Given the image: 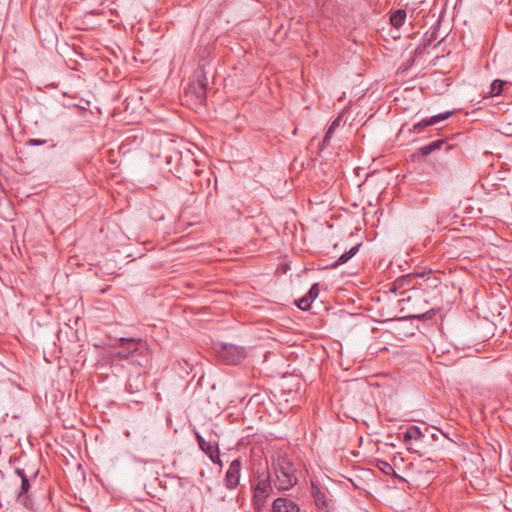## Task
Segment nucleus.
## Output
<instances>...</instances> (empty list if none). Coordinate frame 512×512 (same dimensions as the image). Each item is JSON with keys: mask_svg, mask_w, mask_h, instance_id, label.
I'll list each match as a JSON object with an SVG mask.
<instances>
[{"mask_svg": "<svg viewBox=\"0 0 512 512\" xmlns=\"http://www.w3.org/2000/svg\"><path fill=\"white\" fill-rule=\"evenodd\" d=\"M272 467L276 477L275 486L278 490H288L297 484L296 468L286 452H277Z\"/></svg>", "mask_w": 512, "mask_h": 512, "instance_id": "nucleus-1", "label": "nucleus"}, {"mask_svg": "<svg viewBox=\"0 0 512 512\" xmlns=\"http://www.w3.org/2000/svg\"><path fill=\"white\" fill-rule=\"evenodd\" d=\"M115 347L117 350L113 353L114 359H130L136 354L143 355L148 351L146 342L135 338H120ZM132 361L137 360L132 359Z\"/></svg>", "mask_w": 512, "mask_h": 512, "instance_id": "nucleus-2", "label": "nucleus"}, {"mask_svg": "<svg viewBox=\"0 0 512 512\" xmlns=\"http://www.w3.org/2000/svg\"><path fill=\"white\" fill-rule=\"evenodd\" d=\"M218 359L228 365L240 363L246 356L245 349L234 344L219 343L215 347Z\"/></svg>", "mask_w": 512, "mask_h": 512, "instance_id": "nucleus-3", "label": "nucleus"}, {"mask_svg": "<svg viewBox=\"0 0 512 512\" xmlns=\"http://www.w3.org/2000/svg\"><path fill=\"white\" fill-rule=\"evenodd\" d=\"M425 438L426 435L415 425L409 426L403 434V442L407 446L408 450L418 453L420 456L424 454L421 450V443L425 442Z\"/></svg>", "mask_w": 512, "mask_h": 512, "instance_id": "nucleus-4", "label": "nucleus"}, {"mask_svg": "<svg viewBox=\"0 0 512 512\" xmlns=\"http://www.w3.org/2000/svg\"><path fill=\"white\" fill-rule=\"evenodd\" d=\"M30 488H31L30 478L28 476L23 477L21 479L20 489L17 492H15L14 495H15L17 502H19L20 504H22L24 507H26L29 510H34L35 509L34 502L31 499L30 495L28 494Z\"/></svg>", "mask_w": 512, "mask_h": 512, "instance_id": "nucleus-5", "label": "nucleus"}, {"mask_svg": "<svg viewBox=\"0 0 512 512\" xmlns=\"http://www.w3.org/2000/svg\"><path fill=\"white\" fill-rule=\"evenodd\" d=\"M241 466L242 463L240 458L234 459L229 465V468L225 475V486L228 489H234L239 484Z\"/></svg>", "mask_w": 512, "mask_h": 512, "instance_id": "nucleus-6", "label": "nucleus"}, {"mask_svg": "<svg viewBox=\"0 0 512 512\" xmlns=\"http://www.w3.org/2000/svg\"><path fill=\"white\" fill-rule=\"evenodd\" d=\"M451 114H452V112H445V113L437 114V115L432 116L430 118L423 119L422 121L414 124L413 128L409 129V131L410 132H414V133H420L426 127H428L430 125L437 124V123H439V122H441L443 120L448 119Z\"/></svg>", "mask_w": 512, "mask_h": 512, "instance_id": "nucleus-7", "label": "nucleus"}, {"mask_svg": "<svg viewBox=\"0 0 512 512\" xmlns=\"http://www.w3.org/2000/svg\"><path fill=\"white\" fill-rule=\"evenodd\" d=\"M272 512H300V508L294 501L279 497L273 501Z\"/></svg>", "mask_w": 512, "mask_h": 512, "instance_id": "nucleus-8", "label": "nucleus"}, {"mask_svg": "<svg viewBox=\"0 0 512 512\" xmlns=\"http://www.w3.org/2000/svg\"><path fill=\"white\" fill-rule=\"evenodd\" d=\"M175 157L179 161V163L175 169V174L177 175L178 178H181L182 176H186L187 172H186L184 166H195V160L189 154H186V156L183 157V155L180 152H176Z\"/></svg>", "mask_w": 512, "mask_h": 512, "instance_id": "nucleus-9", "label": "nucleus"}, {"mask_svg": "<svg viewBox=\"0 0 512 512\" xmlns=\"http://www.w3.org/2000/svg\"><path fill=\"white\" fill-rule=\"evenodd\" d=\"M360 246H361V243L353 246L348 251L341 254L340 257L336 261L325 266V268L334 269V268H337L339 265L347 263L354 255H356V253L359 251Z\"/></svg>", "mask_w": 512, "mask_h": 512, "instance_id": "nucleus-10", "label": "nucleus"}, {"mask_svg": "<svg viewBox=\"0 0 512 512\" xmlns=\"http://www.w3.org/2000/svg\"><path fill=\"white\" fill-rule=\"evenodd\" d=\"M443 145H447L445 140H442V139L436 140L427 145L420 147L416 153L421 156H428L432 152L440 149Z\"/></svg>", "mask_w": 512, "mask_h": 512, "instance_id": "nucleus-11", "label": "nucleus"}, {"mask_svg": "<svg viewBox=\"0 0 512 512\" xmlns=\"http://www.w3.org/2000/svg\"><path fill=\"white\" fill-rule=\"evenodd\" d=\"M406 10L404 9H397L390 15V23L395 28H400L406 19Z\"/></svg>", "mask_w": 512, "mask_h": 512, "instance_id": "nucleus-12", "label": "nucleus"}, {"mask_svg": "<svg viewBox=\"0 0 512 512\" xmlns=\"http://www.w3.org/2000/svg\"><path fill=\"white\" fill-rule=\"evenodd\" d=\"M507 84V82L503 80L496 79L490 85V90L486 97L498 96L503 91V87Z\"/></svg>", "mask_w": 512, "mask_h": 512, "instance_id": "nucleus-13", "label": "nucleus"}, {"mask_svg": "<svg viewBox=\"0 0 512 512\" xmlns=\"http://www.w3.org/2000/svg\"><path fill=\"white\" fill-rule=\"evenodd\" d=\"M340 122H341V118L338 117L331 123V125L329 126V128L325 134V137L323 139L322 148H324L325 146H327L329 144V142L333 136V133H334L335 129H337L339 127Z\"/></svg>", "mask_w": 512, "mask_h": 512, "instance_id": "nucleus-14", "label": "nucleus"}, {"mask_svg": "<svg viewBox=\"0 0 512 512\" xmlns=\"http://www.w3.org/2000/svg\"><path fill=\"white\" fill-rule=\"evenodd\" d=\"M315 503L318 508L324 510L325 512H330V501L325 497L323 493L318 491L315 494Z\"/></svg>", "mask_w": 512, "mask_h": 512, "instance_id": "nucleus-15", "label": "nucleus"}, {"mask_svg": "<svg viewBox=\"0 0 512 512\" xmlns=\"http://www.w3.org/2000/svg\"><path fill=\"white\" fill-rule=\"evenodd\" d=\"M271 490L270 483L267 480H263L258 482L257 486L254 489L255 493H263L267 496L269 495V491Z\"/></svg>", "mask_w": 512, "mask_h": 512, "instance_id": "nucleus-16", "label": "nucleus"}, {"mask_svg": "<svg viewBox=\"0 0 512 512\" xmlns=\"http://www.w3.org/2000/svg\"><path fill=\"white\" fill-rule=\"evenodd\" d=\"M197 86L203 85L207 89L208 79L202 67H199L196 71Z\"/></svg>", "mask_w": 512, "mask_h": 512, "instance_id": "nucleus-17", "label": "nucleus"}, {"mask_svg": "<svg viewBox=\"0 0 512 512\" xmlns=\"http://www.w3.org/2000/svg\"><path fill=\"white\" fill-rule=\"evenodd\" d=\"M267 497L268 496L266 494H263V493L260 494V493L254 492L253 502H254L255 508L260 510L264 506Z\"/></svg>", "mask_w": 512, "mask_h": 512, "instance_id": "nucleus-18", "label": "nucleus"}, {"mask_svg": "<svg viewBox=\"0 0 512 512\" xmlns=\"http://www.w3.org/2000/svg\"><path fill=\"white\" fill-rule=\"evenodd\" d=\"M194 94L199 102H203L206 100V88L203 85L194 86Z\"/></svg>", "mask_w": 512, "mask_h": 512, "instance_id": "nucleus-19", "label": "nucleus"}, {"mask_svg": "<svg viewBox=\"0 0 512 512\" xmlns=\"http://www.w3.org/2000/svg\"><path fill=\"white\" fill-rule=\"evenodd\" d=\"M377 467L386 475L394 473L393 467L386 461L378 460Z\"/></svg>", "mask_w": 512, "mask_h": 512, "instance_id": "nucleus-20", "label": "nucleus"}, {"mask_svg": "<svg viewBox=\"0 0 512 512\" xmlns=\"http://www.w3.org/2000/svg\"><path fill=\"white\" fill-rule=\"evenodd\" d=\"M313 301H310V299L307 297V295H305L304 297H302L301 299H299L297 302H296V305L299 309L303 310V311H307L310 309L311 307V303Z\"/></svg>", "mask_w": 512, "mask_h": 512, "instance_id": "nucleus-21", "label": "nucleus"}, {"mask_svg": "<svg viewBox=\"0 0 512 512\" xmlns=\"http://www.w3.org/2000/svg\"><path fill=\"white\" fill-rule=\"evenodd\" d=\"M209 459L216 465L222 467L223 463L220 459L219 446L216 447L210 454L207 455Z\"/></svg>", "mask_w": 512, "mask_h": 512, "instance_id": "nucleus-22", "label": "nucleus"}, {"mask_svg": "<svg viewBox=\"0 0 512 512\" xmlns=\"http://www.w3.org/2000/svg\"><path fill=\"white\" fill-rule=\"evenodd\" d=\"M216 447H218V442L214 441H205L203 446H199V448L206 454H210Z\"/></svg>", "mask_w": 512, "mask_h": 512, "instance_id": "nucleus-23", "label": "nucleus"}, {"mask_svg": "<svg viewBox=\"0 0 512 512\" xmlns=\"http://www.w3.org/2000/svg\"><path fill=\"white\" fill-rule=\"evenodd\" d=\"M310 301H314L319 295V286L317 283L313 284L306 294Z\"/></svg>", "mask_w": 512, "mask_h": 512, "instance_id": "nucleus-24", "label": "nucleus"}, {"mask_svg": "<svg viewBox=\"0 0 512 512\" xmlns=\"http://www.w3.org/2000/svg\"><path fill=\"white\" fill-rule=\"evenodd\" d=\"M46 143V140H41V139H29L27 141V145H30V146H39V145H43Z\"/></svg>", "mask_w": 512, "mask_h": 512, "instance_id": "nucleus-25", "label": "nucleus"}, {"mask_svg": "<svg viewBox=\"0 0 512 512\" xmlns=\"http://www.w3.org/2000/svg\"><path fill=\"white\" fill-rule=\"evenodd\" d=\"M195 437L199 446H203L205 444V438L197 431H195Z\"/></svg>", "mask_w": 512, "mask_h": 512, "instance_id": "nucleus-26", "label": "nucleus"}, {"mask_svg": "<svg viewBox=\"0 0 512 512\" xmlns=\"http://www.w3.org/2000/svg\"><path fill=\"white\" fill-rule=\"evenodd\" d=\"M195 437L199 446H203L205 444V438L197 431H195Z\"/></svg>", "mask_w": 512, "mask_h": 512, "instance_id": "nucleus-27", "label": "nucleus"}, {"mask_svg": "<svg viewBox=\"0 0 512 512\" xmlns=\"http://www.w3.org/2000/svg\"><path fill=\"white\" fill-rule=\"evenodd\" d=\"M437 39V32L434 30L431 32V34L429 35L428 39H427V45H430L433 41H435Z\"/></svg>", "mask_w": 512, "mask_h": 512, "instance_id": "nucleus-28", "label": "nucleus"}, {"mask_svg": "<svg viewBox=\"0 0 512 512\" xmlns=\"http://www.w3.org/2000/svg\"><path fill=\"white\" fill-rule=\"evenodd\" d=\"M15 473L19 476L20 479H22L23 477H27L25 470L22 468H16Z\"/></svg>", "mask_w": 512, "mask_h": 512, "instance_id": "nucleus-29", "label": "nucleus"}, {"mask_svg": "<svg viewBox=\"0 0 512 512\" xmlns=\"http://www.w3.org/2000/svg\"><path fill=\"white\" fill-rule=\"evenodd\" d=\"M431 273V270L427 273V274H430ZM426 273H421V274H416L415 276L416 277H424Z\"/></svg>", "mask_w": 512, "mask_h": 512, "instance_id": "nucleus-30", "label": "nucleus"}, {"mask_svg": "<svg viewBox=\"0 0 512 512\" xmlns=\"http://www.w3.org/2000/svg\"><path fill=\"white\" fill-rule=\"evenodd\" d=\"M431 437L434 439V440H438V436L436 434H432Z\"/></svg>", "mask_w": 512, "mask_h": 512, "instance_id": "nucleus-31", "label": "nucleus"}, {"mask_svg": "<svg viewBox=\"0 0 512 512\" xmlns=\"http://www.w3.org/2000/svg\"><path fill=\"white\" fill-rule=\"evenodd\" d=\"M433 281L435 282L434 286L436 287V286L438 285V284H437L438 279H437V278H434V279H433Z\"/></svg>", "mask_w": 512, "mask_h": 512, "instance_id": "nucleus-32", "label": "nucleus"}]
</instances>
